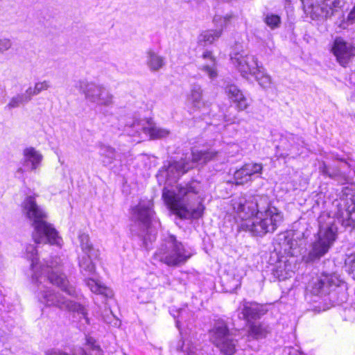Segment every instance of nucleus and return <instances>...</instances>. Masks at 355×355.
<instances>
[{
	"mask_svg": "<svg viewBox=\"0 0 355 355\" xmlns=\"http://www.w3.org/2000/svg\"><path fill=\"white\" fill-rule=\"evenodd\" d=\"M225 92L228 98L236 104V107L239 111L245 110L249 107L247 98L237 86L234 85L227 86Z\"/></svg>",
	"mask_w": 355,
	"mask_h": 355,
	"instance_id": "nucleus-21",
	"label": "nucleus"
},
{
	"mask_svg": "<svg viewBox=\"0 0 355 355\" xmlns=\"http://www.w3.org/2000/svg\"><path fill=\"white\" fill-rule=\"evenodd\" d=\"M345 263L350 266V270L354 272L355 271V254L349 256L345 261Z\"/></svg>",
	"mask_w": 355,
	"mask_h": 355,
	"instance_id": "nucleus-45",
	"label": "nucleus"
},
{
	"mask_svg": "<svg viewBox=\"0 0 355 355\" xmlns=\"http://www.w3.org/2000/svg\"><path fill=\"white\" fill-rule=\"evenodd\" d=\"M234 180L236 184L241 185L251 181L248 173L244 169L243 166L236 170L234 174Z\"/></svg>",
	"mask_w": 355,
	"mask_h": 355,
	"instance_id": "nucleus-35",
	"label": "nucleus"
},
{
	"mask_svg": "<svg viewBox=\"0 0 355 355\" xmlns=\"http://www.w3.org/2000/svg\"><path fill=\"white\" fill-rule=\"evenodd\" d=\"M284 251L291 258L282 257L275 264L272 272L273 275L279 280H284L292 277L296 268L295 259L294 257L297 256L300 251L297 249V242L295 240L286 239L284 243Z\"/></svg>",
	"mask_w": 355,
	"mask_h": 355,
	"instance_id": "nucleus-11",
	"label": "nucleus"
},
{
	"mask_svg": "<svg viewBox=\"0 0 355 355\" xmlns=\"http://www.w3.org/2000/svg\"><path fill=\"white\" fill-rule=\"evenodd\" d=\"M200 182L193 180L176 186L175 189L164 187L162 198L176 215L184 219H198L202 216L205 207L198 196Z\"/></svg>",
	"mask_w": 355,
	"mask_h": 355,
	"instance_id": "nucleus-2",
	"label": "nucleus"
},
{
	"mask_svg": "<svg viewBox=\"0 0 355 355\" xmlns=\"http://www.w3.org/2000/svg\"><path fill=\"white\" fill-rule=\"evenodd\" d=\"M288 354L289 355H304L298 349L295 348V347H289Z\"/></svg>",
	"mask_w": 355,
	"mask_h": 355,
	"instance_id": "nucleus-46",
	"label": "nucleus"
},
{
	"mask_svg": "<svg viewBox=\"0 0 355 355\" xmlns=\"http://www.w3.org/2000/svg\"><path fill=\"white\" fill-rule=\"evenodd\" d=\"M150 120L148 119H137L135 120L130 125H126L125 131L127 133L132 136H141L144 134L147 136L149 131Z\"/></svg>",
	"mask_w": 355,
	"mask_h": 355,
	"instance_id": "nucleus-23",
	"label": "nucleus"
},
{
	"mask_svg": "<svg viewBox=\"0 0 355 355\" xmlns=\"http://www.w3.org/2000/svg\"><path fill=\"white\" fill-rule=\"evenodd\" d=\"M28 103L26 101V98L22 95V94H18L13 96L8 104L7 105V107L9 109L12 108H16L19 107L21 105H24Z\"/></svg>",
	"mask_w": 355,
	"mask_h": 355,
	"instance_id": "nucleus-36",
	"label": "nucleus"
},
{
	"mask_svg": "<svg viewBox=\"0 0 355 355\" xmlns=\"http://www.w3.org/2000/svg\"><path fill=\"white\" fill-rule=\"evenodd\" d=\"M194 254L193 250L169 235L155 253V259L168 266L178 267L184 264Z\"/></svg>",
	"mask_w": 355,
	"mask_h": 355,
	"instance_id": "nucleus-7",
	"label": "nucleus"
},
{
	"mask_svg": "<svg viewBox=\"0 0 355 355\" xmlns=\"http://www.w3.org/2000/svg\"><path fill=\"white\" fill-rule=\"evenodd\" d=\"M349 217L352 221H355V204L354 205L352 209L349 211Z\"/></svg>",
	"mask_w": 355,
	"mask_h": 355,
	"instance_id": "nucleus-47",
	"label": "nucleus"
},
{
	"mask_svg": "<svg viewBox=\"0 0 355 355\" xmlns=\"http://www.w3.org/2000/svg\"><path fill=\"white\" fill-rule=\"evenodd\" d=\"M266 198L267 196H239L232 200V205L243 223L248 220H252L259 211L260 202Z\"/></svg>",
	"mask_w": 355,
	"mask_h": 355,
	"instance_id": "nucleus-12",
	"label": "nucleus"
},
{
	"mask_svg": "<svg viewBox=\"0 0 355 355\" xmlns=\"http://www.w3.org/2000/svg\"><path fill=\"white\" fill-rule=\"evenodd\" d=\"M318 230L315 241L310 245L306 261L312 262L324 257L338 239V227L336 220L327 213H322L318 219Z\"/></svg>",
	"mask_w": 355,
	"mask_h": 355,
	"instance_id": "nucleus-4",
	"label": "nucleus"
},
{
	"mask_svg": "<svg viewBox=\"0 0 355 355\" xmlns=\"http://www.w3.org/2000/svg\"><path fill=\"white\" fill-rule=\"evenodd\" d=\"M231 61L243 78H248L249 75L254 73L261 65L258 59L253 55L245 51L235 52L231 54Z\"/></svg>",
	"mask_w": 355,
	"mask_h": 355,
	"instance_id": "nucleus-13",
	"label": "nucleus"
},
{
	"mask_svg": "<svg viewBox=\"0 0 355 355\" xmlns=\"http://www.w3.org/2000/svg\"><path fill=\"white\" fill-rule=\"evenodd\" d=\"M331 50L337 61L344 67L355 56V46L341 37L335 39Z\"/></svg>",
	"mask_w": 355,
	"mask_h": 355,
	"instance_id": "nucleus-15",
	"label": "nucleus"
},
{
	"mask_svg": "<svg viewBox=\"0 0 355 355\" xmlns=\"http://www.w3.org/2000/svg\"><path fill=\"white\" fill-rule=\"evenodd\" d=\"M146 65L151 71H157L165 65V58L153 49L146 52Z\"/></svg>",
	"mask_w": 355,
	"mask_h": 355,
	"instance_id": "nucleus-24",
	"label": "nucleus"
},
{
	"mask_svg": "<svg viewBox=\"0 0 355 355\" xmlns=\"http://www.w3.org/2000/svg\"><path fill=\"white\" fill-rule=\"evenodd\" d=\"M45 355H103V352L94 338L86 336L85 348L79 347L71 354L57 348L51 349L45 352Z\"/></svg>",
	"mask_w": 355,
	"mask_h": 355,
	"instance_id": "nucleus-14",
	"label": "nucleus"
},
{
	"mask_svg": "<svg viewBox=\"0 0 355 355\" xmlns=\"http://www.w3.org/2000/svg\"><path fill=\"white\" fill-rule=\"evenodd\" d=\"M214 150H193L191 155L180 161L165 162L159 169L157 176L164 179L168 184L175 182L181 175L194 167L196 164H205L214 159L218 155Z\"/></svg>",
	"mask_w": 355,
	"mask_h": 355,
	"instance_id": "nucleus-6",
	"label": "nucleus"
},
{
	"mask_svg": "<svg viewBox=\"0 0 355 355\" xmlns=\"http://www.w3.org/2000/svg\"><path fill=\"white\" fill-rule=\"evenodd\" d=\"M209 338L223 355H234L237 340L231 334L227 322L223 319L214 320L208 331Z\"/></svg>",
	"mask_w": 355,
	"mask_h": 355,
	"instance_id": "nucleus-9",
	"label": "nucleus"
},
{
	"mask_svg": "<svg viewBox=\"0 0 355 355\" xmlns=\"http://www.w3.org/2000/svg\"><path fill=\"white\" fill-rule=\"evenodd\" d=\"M231 18L230 16H225V17H215L214 20L216 23H220V26L223 28V26H226L227 21Z\"/></svg>",
	"mask_w": 355,
	"mask_h": 355,
	"instance_id": "nucleus-44",
	"label": "nucleus"
},
{
	"mask_svg": "<svg viewBox=\"0 0 355 355\" xmlns=\"http://www.w3.org/2000/svg\"><path fill=\"white\" fill-rule=\"evenodd\" d=\"M202 58L207 61V64L200 67V69L204 71L210 79H214L218 76L216 63L214 57L210 51H205L202 54Z\"/></svg>",
	"mask_w": 355,
	"mask_h": 355,
	"instance_id": "nucleus-25",
	"label": "nucleus"
},
{
	"mask_svg": "<svg viewBox=\"0 0 355 355\" xmlns=\"http://www.w3.org/2000/svg\"><path fill=\"white\" fill-rule=\"evenodd\" d=\"M132 218L142 225L144 230L141 235L144 242L147 245L148 241L152 242L156 239L155 230L160 226V223L156 220L153 211V202L150 200H141L139 204L133 207Z\"/></svg>",
	"mask_w": 355,
	"mask_h": 355,
	"instance_id": "nucleus-8",
	"label": "nucleus"
},
{
	"mask_svg": "<svg viewBox=\"0 0 355 355\" xmlns=\"http://www.w3.org/2000/svg\"><path fill=\"white\" fill-rule=\"evenodd\" d=\"M24 173V170L23 168H19L17 171V173Z\"/></svg>",
	"mask_w": 355,
	"mask_h": 355,
	"instance_id": "nucleus-50",
	"label": "nucleus"
},
{
	"mask_svg": "<svg viewBox=\"0 0 355 355\" xmlns=\"http://www.w3.org/2000/svg\"><path fill=\"white\" fill-rule=\"evenodd\" d=\"M26 257L31 261L32 282L37 287L36 292L39 301L46 306H54L61 310L77 313L85 324H89L87 312L83 305L66 299L60 293L48 286L51 284L56 285L69 295L78 297V292L73 286L68 284L64 275L60 271L58 262L55 265L53 262L47 263L46 265L37 263V250L34 245L31 244L26 248Z\"/></svg>",
	"mask_w": 355,
	"mask_h": 355,
	"instance_id": "nucleus-1",
	"label": "nucleus"
},
{
	"mask_svg": "<svg viewBox=\"0 0 355 355\" xmlns=\"http://www.w3.org/2000/svg\"><path fill=\"white\" fill-rule=\"evenodd\" d=\"M22 95L26 98V101L29 102L33 96L37 95L36 91L35 90V87H29Z\"/></svg>",
	"mask_w": 355,
	"mask_h": 355,
	"instance_id": "nucleus-42",
	"label": "nucleus"
},
{
	"mask_svg": "<svg viewBox=\"0 0 355 355\" xmlns=\"http://www.w3.org/2000/svg\"><path fill=\"white\" fill-rule=\"evenodd\" d=\"M51 87L50 82L49 80H43L35 83L34 87L37 95L42 91L47 90Z\"/></svg>",
	"mask_w": 355,
	"mask_h": 355,
	"instance_id": "nucleus-41",
	"label": "nucleus"
},
{
	"mask_svg": "<svg viewBox=\"0 0 355 355\" xmlns=\"http://www.w3.org/2000/svg\"><path fill=\"white\" fill-rule=\"evenodd\" d=\"M35 198V196H28L21 203L22 214L33 227L32 235L34 241L61 248L63 244L62 237L53 225L46 221L47 214L37 205Z\"/></svg>",
	"mask_w": 355,
	"mask_h": 355,
	"instance_id": "nucleus-3",
	"label": "nucleus"
},
{
	"mask_svg": "<svg viewBox=\"0 0 355 355\" xmlns=\"http://www.w3.org/2000/svg\"><path fill=\"white\" fill-rule=\"evenodd\" d=\"M336 285L332 275H322L313 283L311 292L314 295L326 294L329 292L331 286Z\"/></svg>",
	"mask_w": 355,
	"mask_h": 355,
	"instance_id": "nucleus-22",
	"label": "nucleus"
},
{
	"mask_svg": "<svg viewBox=\"0 0 355 355\" xmlns=\"http://www.w3.org/2000/svg\"><path fill=\"white\" fill-rule=\"evenodd\" d=\"M355 23V6L352 8V10L349 12L347 15V20L343 21L340 24V27L341 28L345 29L348 27L349 24H352Z\"/></svg>",
	"mask_w": 355,
	"mask_h": 355,
	"instance_id": "nucleus-39",
	"label": "nucleus"
},
{
	"mask_svg": "<svg viewBox=\"0 0 355 355\" xmlns=\"http://www.w3.org/2000/svg\"><path fill=\"white\" fill-rule=\"evenodd\" d=\"M304 12L313 20L327 19L335 12L336 9L329 8L322 3H317L315 0H301Z\"/></svg>",
	"mask_w": 355,
	"mask_h": 355,
	"instance_id": "nucleus-16",
	"label": "nucleus"
},
{
	"mask_svg": "<svg viewBox=\"0 0 355 355\" xmlns=\"http://www.w3.org/2000/svg\"><path fill=\"white\" fill-rule=\"evenodd\" d=\"M12 46V42L9 38H0V54L8 51Z\"/></svg>",
	"mask_w": 355,
	"mask_h": 355,
	"instance_id": "nucleus-40",
	"label": "nucleus"
},
{
	"mask_svg": "<svg viewBox=\"0 0 355 355\" xmlns=\"http://www.w3.org/2000/svg\"><path fill=\"white\" fill-rule=\"evenodd\" d=\"M168 134L169 132L167 130L157 127L153 121H150L147 136H149L150 139H161L166 137Z\"/></svg>",
	"mask_w": 355,
	"mask_h": 355,
	"instance_id": "nucleus-34",
	"label": "nucleus"
},
{
	"mask_svg": "<svg viewBox=\"0 0 355 355\" xmlns=\"http://www.w3.org/2000/svg\"><path fill=\"white\" fill-rule=\"evenodd\" d=\"M222 34V30H207L202 32L198 37V45L205 46L212 44Z\"/></svg>",
	"mask_w": 355,
	"mask_h": 355,
	"instance_id": "nucleus-29",
	"label": "nucleus"
},
{
	"mask_svg": "<svg viewBox=\"0 0 355 355\" xmlns=\"http://www.w3.org/2000/svg\"><path fill=\"white\" fill-rule=\"evenodd\" d=\"M179 323H180V320H177L176 321V324H177L178 327L179 326Z\"/></svg>",
	"mask_w": 355,
	"mask_h": 355,
	"instance_id": "nucleus-52",
	"label": "nucleus"
},
{
	"mask_svg": "<svg viewBox=\"0 0 355 355\" xmlns=\"http://www.w3.org/2000/svg\"><path fill=\"white\" fill-rule=\"evenodd\" d=\"M85 283L94 293L102 295L107 297H111L113 295L112 291L97 279L88 278L85 279Z\"/></svg>",
	"mask_w": 355,
	"mask_h": 355,
	"instance_id": "nucleus-27",
	"label": "nucleus"
},
{
	"mask_svg": "<svg viewBox=\"0 0 355 355\" xmlns=\"http://www.w3.org/2000/svg\"><path fill=\"white\" fill-rule=\"evenodd\" d=\"M42 159V155L33 147L23 150L22 164L27 171H36L41 166Z\"/></svg>",
	"mask_w": 355,
	"mask_h": 355,
	"instance_id": "nucleus-19",
	"label": "nucleus"
},
{
	"mask_svg": "<svg viewBox=\"0 0 355 355\" xmlns=\"http://www.w3.org/2000/svg\"><path fill=\"white\" fill-rule=\"evenodd\" d=\"M101 160L103 166L111 165L116 159V151L114 148L109 146L101 145L99 149Z\"/></svg>",
	"mask_w": 355,
	"mask_h": 355,
	"instance_id": "nucleus-30",
	"label": "nucleus"
},
{
	"mask_svg": "<svg viewBox=\"0 0 355 355\" xmlns=\"http://www.w3.org/2000/svg\"><path fill=\"white\" fill-rule=\"evenodd\" d=\"M187 104L193 111H202L206 108L207 104L202 98V89L200 85H191V90L187 94Z\"/></svg>",
	"mask_w": 355,
	"mask_h": 355,
	"instance_id": "nucleus-18",
	"label": "nucleus"
},
{
	"mask_svg": "<svg viewBox=\"0 0 355 355\" xmlns=\"http://www.w3.org/2000/svg\"><path fill=\"white\" fill-rule=\"evenodd\" d=\"M317 3H323L324 6H326L328 8L329 7L331 8H334L335 9V8L337 6V5L338 4V1L337 0H315Z\"/></svg>",
	"mask_w": 355,
	"mask_h": 355,
	"instance_id": "nucleus-43",
	"label": "nucleus"
},
{
	"mask_svg": "<svg viewBox=\"0 0 355 355\" xmlns=\"http://www.w3.org/2000/svg\"><path fill=\"white\" fill-rule=\"evenodd\" d=\"M268 332V326L263 324L252 322L249 325L248 334L253 338L259 339L264 338Z\"/></svg>",
	"mask_w": 355,
	"mask_h": 355,
	"instance_id": "nucleus-32",
	"label": "nucleus"
},
{
	"mask_svg": "<svg viewBox=\"0 0 355 355\" xmlns=\"http://www.w3.org/2000/svg\"><path fill=\"white\" fill-rule=\"evenodd\" d=\"M225 121L227 122H229L230 123H234L236 122V118H233V119H229L226 115L225 116Z\"/></svg>",
	"mask_w": 355,
	"mask_h": 355,
	"instance_id": "nucleus-49",
	"label": "nucleus"
},
{
	"mask_svg": "<svg viewBox=\"0 0 355 355\" xmlns=\"http://www.w3.org/2000/svg\"><path fill=\"white\" fill-rule=\"evenodd\" d=\"M265 23L272 29L279 27L281 23L280 17L277 15L268 14L264 19Z\"/></svg>",
	"mask_w": 355,
	"mask_h": 355,
	"instance_id": "nucleus-38",
	"label": "nucleus"
},
{
	"mask_svg": "<svg viewBox=\"0 0 355 355\" xmlns=\"http://www.w3.org/2000/svg\"><path fill=\"white\" fill-rule=\"evenodd\" d=\"M322 171L324 174H327L331 178H333L336 175V174H331V173H329L327 167L325 165L322 167Z\"/></svg>",
	"mask_w": 355,
	"mask_h": 355,
	"instance_id": "nucleus-48",
	"label": "nucleus"
},
{
	"mask_svg": "<svg viewBox=\"0 0 355 355\" xmlns=\"http://www.w3.org/2000/svg\"><path fill=\"white\" fill-rule=\"evenodd\" d=\"M76 87L85 95V99L92 103L102 106H110L113 104L114 96L103 85L80 80Z\"/></svg>",
	"mask_w": 355,
	"mask_h": 355,
	"instance_id": "nucleus-10",
	"label": "nucleus"
},
{
	"mask_svg": "<svg viewBox=\"0 0 355 355\" xmlns=\"http://www.w3.org/2000/svg\"><path fill=\"white\" fill-rule=\"evenodd\" d=\"M98 257H92L91 253L84 254L78 257V265L80 272L84 275H92L95 272V265L93 261Z\"/></svg>",
	"mask_w": 355,
	"mask_h": 355,
	"instance_id": "nucleus-26",
	"label": "nucleus"
},
{
	"mask_svg": "<svg viewBox=\"0 0 355 355\" xmlns=\"http://www.w3.org/2000/svg\"><path fill=\"white\" fill-rule=\"evenodd\" d=\"M243 167L248 173L251 181L254 176L260 177L263 171V165L261 163L250 162L245 164Z\"/></svg>",
	"mask_w": 355,
	"mask_h": 355,
	"instance_id": "nucleus-33",
	"label": "nucleus"
},
{
	"mask_svg": "<svg viewBox=\"0 0 355 355\" xmlns=\"http://www.w3.org/2000/svg\"><path fill=\"white\" fill-rule=\"evenodd\" d=\"M183 311H180V315H179V317H182V312H183Z\"/></svg>",
	"mask_w": 355,
	"mask_h": 355,
	"instance_id": "nucleus-51",
	"label": "nucleus"
},
{
	"mask_svg": "<svg viewBox=\"0 0 355 355\" xmlns=\"http://www.w3.org/2000/svg\"><path fill=\"white\" fill-rule=\"evenodd\" d=\"M283 214L277 207L272 205L267 196L260 202L259 211L252 218L241 223L243 230L251 232L254 236H263L267 233L274 232L283 221Z\"/></svg>",
	"mask_w": 355,
	"mask_h": 355,
	"instance_id": "nucleus-5",
	"label": "nucleus"
},
{
	"mask_svg": "<svg viewBox=\"0 0 355 355\" xmlns=\"http://www.w3.org/2000/svg\"><path fill=\"white\" fill-rule=\"evenodd\" d=\"M252 76L255 78V80L261 87L267 89L270 87L272 78L270 76L266 73L265 68L261 64Z\"/></svg>",
	"mask_w": 355,
	"mask_h": 355,
	"instance_id": "nucleus-31",
	"label": "nucleus"
},
{
	"mask_svg": "<svg viewBox=\"0 0 355 355\" xmlns=\"http://www.w3.org/2000/svg\"><path fill=\"white\" fill-rule=\"evenodd\" d=\"M78 240L83 253L86 254L91 253L92 257H99V250L94 248L88 234L85 233H80L78 235Z\"/></svg>",
	"mask_w": 355,
	"mask_h": 355,
	"instance_id": "nucleus-28",
	"label": "nucleus"
},
{
	"mask_svg": "<svg viewBox=\"0 0 355 355\" xmlns=\"http://www.w3.org/2000/svg\"><path fill=\"white\" fill-rule=\"evenodd\" d=\"M238 310L239 317L248 322L260 318L267 311L263 305L245 300L241 303Z\"/></svg>",
	"mask_w": 355,
	"mask_h": 355,
	"instance_id": "nucleus-17",
	"label": "nucleus"
},
{
	"mask_svg": "<svg viewBox=\"0 0 355 355\" xmlns=\"http://www.w3.org/2000/svg\"><path fill=\"white\" fill-rule=\"evenodd\" d=\"M180 350L184 355H198L197 348L189 340L182 341Z\"/></svg>",
	"mask_w": 355,
	"mask_h": 355,
	"instance_id": "nucleus-37",
	"label": "nucleus"
},
{
	"mask_svg": "<svg viewBox=\"0 0 355 355\" xmlns=\"http://www.w3.org/2000/svg\"><path fill=\"white\" fill-rule=\"evenodd\" d=\"M243 276L244 272L241 269L230 268L222 278V282L226 286V291L232 293L238 289L241 286Z\"/></svg>",
	"mask_w": 355,
	"mask_h": 355,
	"instance_id": "nucleus-20",
	"label": "nucleus"
}]
</instances>
